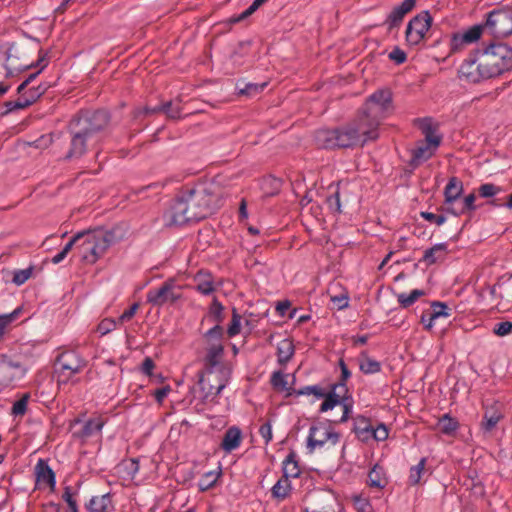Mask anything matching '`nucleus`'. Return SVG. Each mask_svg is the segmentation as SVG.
Segmentation results:
<instances>
[{"instance_id":"ddd939ff","label":"nucleus","mask_w":512,"mask_h":512,"mask_svg":"<svg viewBox=\"0 0 512 512\" xmlns=\"http://www.w3.org/2000/svg\"><path fill=\"white\" fill-rule=\"evenodd\" d=\"M432 18L428 11L413 17L406 28L405 36L409 45H418L431 27Z\"/></svg>"},{"instance_id":"58836bf2","label":"nucleus","mask_w":512,"mask_h":512,"mask_svg":"<svg viewBox=\"0 0 512 512\" xmlns=\"http://www.w3.org/2000/svg\"><path fill=\"white\" fill-rule=\"evenodd\" d=\"M432 319H438L440 317H449L451 315V309L443 302L435 301L431 304L429 309Z\"/></svg>"},{"instance_id":"1a4fd4ad","label":"nucleus","mask_w":512,"mask_h":512,"mask_svg":"<svg viewBox=\"0 0 512 512\" xmlns=\"http://www.w3.org/2000/svg\"><path fill=\"white\" fill-rule=\"evenodd\" d=\"M109 120V114L105 110H85L76 114L70 123L94 139L108 125Z\"/></svg>"},{"instance_id":"a19ab883","label":"nucleus","mask_w":512,"mask_h":512,"mask_svg":"<svg viewBox=\"0 0 512 512\" xmlns=\"http://www.w3.org/2000/svg\"><path fill=\"white\" fill-rule=\"evenodd\" d=\"M426 461V458H421L417 465L410 468L409 483L411 485H416L420 482L425 470Z\"/></svg>"},{"instance_id":"6e6d98bb","label":"nucleus","mask_w":512,"mask_h":512,"mask_svg":"<svg viewBox=\"0 0 512 512\" xmlns=\"http://www.w3.org/2000/svg\"><path fill=\"white\" fill-rule=\"evenodd\" d=\"M389 431L385 424H379L376 428L373 427L371 439L376 441H384L388 438Z\"/></svg>"},{"instance_id":"aec40b11","label":"nucleus","mask_w":512,"mask_h":512,"mask_svg":"<svg viewBox=\"0 0 512 512\" xmlns=\"http://www.w3.org/2000/svg\"><path fill=\"white\" fill-rule=\"evenodd\" d=\"M415 4L416 0H403L400 5L394 7L385 20L388 30L391 31L393 28L398 27L405 15L415 7Z\"/></svg>"},{"instance_id":"c756f323","label":"nucleus","mask_w":512,"mask_h":512,"mask_svg":"<svg viewBox=\"0 0 512 512\" xmlns=\"http://www.w3.org/2000/svg\"><path fill=\"white\" fill-rule=\"evenodd\" d=\"M458 428L459 422L456 418L451 417L450 414H444L441 418H439L436 425V429L447 436L455 435Z\"/></svg>"},{"instance_id":"bb28decb","label":"nucleus","mask_w":512,"mask_h":512,"mask_svg":"<svg viewBox=\"0 0 512 512\" xmlns=\"http://www.w3.org/2000/svg\"><path fill=\"white\" fill-rule=\"evenodd\" d=\"M353 431L355 432L359 440L367 442L368 440L371 439L373 426L370 424L368 418L359 415L354 419Z\"/></svg>"},{"instance_id":"b1692460","label":"nucleus","mask_w":512,"mask_h":512,"mask_svg":"<svg viewBox=\"0 0 512 512\" xmlns=\"http://www.w3.org/2000/svg\"><path fill=\"white\" fill-rule=\"evenodd\" d=\"M105 425V420L98 416L87 420L82 429L75 433V435L81 439H88L92 436L100 434L102 428Z\"/></svg>"},{"instance_id":"79ce46f5","label":"nucleus","mask_w":512,"mask_h":512,"mask_svg":"<svg viewBox=\"0 0 512 512\" xmlns=\"http://www.w3.org/2000/svg\"><path fill=\"white\" fill-rule=\"evenodd\" d=\"M33 271L34 266L32 265L26 269L15 270L13 272L12 282L17 286L24 284L27 280L31 278Z\"/></svg>"},{"instance_id":"8fccbe9b","label":"nucleus","mask_w":512,"mask_h":512,"mask_svg":"<svg viewBox=\"0 0 512 512\" xmlns=\"http://www.w3.org/2000/svg\"><path fill=\"white\" fill-rule=\"evenodd\" d=\"M29 394H24L19 400H17L12 406V414L15 416H22L26 413L27 404L29 400Z\"/></svg>"},{"instance_id":"4d7b16f0","label":"nucleus","mask_w":512,"mask_h":512,"mask_svg":"<svg viewBox=\"0 0 512 512\" xmlns=\"http://www.w3.org/2000/svg\"><path fill=\"white\" fill-rule=\"evenodd\" d=\"M420 216L428 222L435 223L437 226H441L446 221V217L443 214L436 215L432 212L422 211Z\"/></svg>"},{"instance_id":"2eb2a0df","label":"nucleus","mask_w":512,"mask_h":512,"mask_svg":"<svg viewBox=\"0 0 512 512\" xmlns=\"http://www.w3.org/2000/svg\"><path fill=\"white\" fill-rule=\"evenodd\" d=\"M68 131L71 136L70 140V149L67 152L65 158H80L83 156L87 149L88 143L93 140L91 136L79 130V128L75 127L73 124L69 122Z\"/></svg>"},{"instance_id":"bf43d9fd","label":"nucleus","mask_w":512,"mask_h":512,"mask_svg":"<svg viewBox=\"0 0 512 512\" xmlns=\"http://www.w3.org/2000/svg\"><path fill=\"white\" fill-rule=\"evenodd\" d=\"M196 290L203 295H210L214 292L215 287L211 280H199L196 285Z\"/></svg>"},{"instance_id":"6e6552de","label":"nucleus","mask_w":512,"mask_h":512,"mask_svg":"<svg viewBox=\"0 0 512 512\" xmlns=\"http://www.w3.org/2000/svg\"><path fill=\"white\" fill-rule=\"evenodd\" d=\"M480 26L481 36L490 35L494 38H505L512 34V9H495L487 14L486 21Z\"/></svg>"},{"instance_id":"dca6fc26","label":"nucleus","mask_w":512,"mask_h":512,"mask_svg":"<svg viewBox=\"0 0 512 512\" xmlns=\"http://www.w3.org/2000/svg\"><path fill=\"white\" fill-rule=\"evenodd\" d=\"M350 398H352V395L349 392L347 384L345 382L338 381L330 385L327 398L321 403L319 411L327 412L339 405L340 402Z\"/></svg>"},{"instance_id":"412c9836","label":"nucleus","mask_w":512,"mask_h":512,"mask_svg":"<svg viewBox=\"0 0 512 512\" xmlns=\"http://www.w3.org/2000/svg\"><path fill=\"white\" fill-rule=\"evenodd\" d=\"M503 417L502 404L494 402L486 406L481 423L482 429L486 432L492 431Z\"/></svg>"},{"instance_id":"37998d69","label":"nucleus","mask_w":512,"mask_h":512,"mask_svg":"<svg viewBox=\"0 0 512 512\" xmlns=\"http://www.w3.org/2000/svg\"><path fill=\"white\" fill-rule=\"evenodd\" d=\"M241 315L238 313L236 308L232 309V319L227 329L229 337H234L240 333L241 330Z\"/></svg>"},{"instance_id":"473e14b6","label":"nucleus","mask_w":512,"mask_h":512,"mask_svg":"<svg viewBox=\"0 0 512 512\" xmlns=\"http://www.w3.org/2000/svg\"><path fill=\"white\" fill-rule=\"evenodd\" d=\"M294 355V344L292 340L286 338L281 340L277 345L278 363L286 364Z\"/></svg>"},{"instance_id":"f704fd0d","label":"nucleus","mask_w":512,"mask_h":512,"mask_svg":"<svg viewBox=\"0 0 512 512\" xmlns=\"http://www.w3.org/2000/svg\"><path fill=\"white\" fill-rule=\"evenodd\" d=\"M207 317L219 325L224 321V306L218 301L216 297H214L212 300Z\"/></svg>"},{"instance_id":"f03ea898","label":"nucleus","mask_w":512,"mask_h":512,"mask_svg":"<svg viewBox=\"0 0 512 512\" xmlns=\"http://www.w3.org/2000/svg\"><path fill=\"white\" fill-rule=\"evenodd\" d=\"M512 69V48L504 43H491L466 58L458 71L469 83H479Z\"/></svg>"},{"instance_id":"c03bdc74","label":"nucleus","mask_w":512,"mask_h":512,"mask_svg":"<svg viewBox=\"0 0 512 512\" xmlns=\"http://www.w3.org/2000/svg\"><path fill=\"white\" fill-rule=\"evenodd\" d=\"M359 368L364 374H375L381 370L380 362L366 357L360 362Z\"/></svg>"},{"instance_id":"5701e85b","label":"nucleus","mask_w":512,"mask_h":512,"mask_svg":"<svg viewBox=\"0 0 512 512\" xmlns=\"http://www.w3.org/2000/svg\"><path fill=\"white\" fill-rule=\"evenodd\" d=\"M241 441V430L236 426H232L225 431L220 447L226 453H231L240 446Z\"/></svg>"},{"instance_id":"a878e982","label":"nucleus","mask_w":512,"mask_h":512,"mask_svg":"<svg viewBox=\"0 0 512 512\" xmlns=\"http://www.w3.org/2000/svg\"><path fill=\"white\" fill-rule=\"evenodd\" d=\"M282 477L290 480V478H297L301 474L297 455L294 451L289 452L282 463Z\"/></svg>"},{"instance_id":"393cba45","label":"nucleus","mask_w":512,"mask_h":512,"mask_svg":"<svg viewBox=\"0 0 512 512\" xmlns=\"http://www.w3.org/2000/svg\"><path fill=\"white\" fill-rule=\"evenodd\" d=\"M89 512H110L113 510L112 499L110 494L94 496L86 504Z\"/></svg>"},{"instance_id":"09e8293b","label":"nucleus","mask_w":512,"mask_h":512,"mask_svg":"<svg viewBox=\"0 0 512 512\" xmlns=\"http://www.w3.org/2000/svg\"><path fill=\"white\" fill-rule=\"evenodd\" d=\"M75 495H76V492H73L71 487L66 486L64 488V492L62 494V499L67 503L71 512H79L78 505L75 500Z\"/></svg>"},{"instance_id":"774afa93","label":"nucleus","mask_w":512,"mask_h":512,"mask_svg":"<svg viewBox=\"0 0 512 512\" xmlns=\"http://www.w3.org/2000/svg\"><path fill=\"white\" fill-rule=\"evenodd\" d=\"M330 299L338 307V309H344L348 306L349 297L347 293L331 296Z\"/></svg>"},{"instance_id":"2f4dec72","label":"nucleus","mask_w":512,"mask_h":512,"mask_svg":"<svg viewBox=\"0 0 512 512\" xmlns=\"http://www.w3.org/2000/svg\"><path fill=\"white\" fill-rule=\"evenodd\" d=\"M292 491L290 480L281 477L271 488L272 497L278 501L286 499Z\"/></svg>"},{"instance_id":"6ab92c4d","label":"nucleus","mask_w":512,"mask_h":512,"mask_svg":"<svg viewBox=\"0 0 512 512\" xmlns=\"http://www.w3.org/2000/svg\"><path fill=\"white\" fill-rule=\"evenodd\" d=\"M35 477L36 484L39 488L47 486L51 491L55 490L56 477L52 468L48 465V462L44 459H39L35 465Z\"/></svg>"},{"instance_id":"0e129e2a","label":"nucleus","mask_w":512,"mask_h":512,"mask_svg":"<svg viewBox=\"0 0 512 512\" xmlns=\"http://www.w3.org/2000/svg\"><path fill=\"white\" fill-rule=\"evenodd\" d=\"M259 434L264 439L265 444H268L272 440V438H273L272 426L269 421L265 422L264 424H262L260 426Z\"/></svg>"},{"instance_id":"a211bd4d","label":"nucleus","mask_w":512,"mask_h":512,"mask_svg":"<svg viewBox=\"0 0 512 512\" xmlns=\"http://www.w3.org/2000/svg\"><path fill=\"white\" fill-rule=\"evenodd\" d=\"M481 37L480 26H472L463 33H456L450 41V51L455 53L464 49L466 45L478 41Z\"/></svg>"},{"instance_id":"e2e57ef3","label":"nucleus","mask_w":512,"mask_h":512,"mask_svg":"<svg viewBox=\"0 0 512 512\" xmlns=\"http://www.w3.org/2000/svg\"><path fill=\"white\" fill-rule=\"evenodd\" d=\"M339 405L343 407V414L340 418V422L343 423L346 422L350 417L353 408V398L342 401L339 403Z\"/></svg>"},{"instance_id":"a18cd8bd","label":"nucleus","mask_w":512,"mask_h":512,"mask_svg":"<svg viewBox=\"0 0 512 512\" xmlns=\"http://www.w3.org/2000/svg\"><path fill=\"white\" fill-rule=\"evenodd\" d=\"M267 0H254L252 4L244 10L241 14L236 17L231 18L232 23H238L249 16H251L260 6H262Z\"/></svg>"},{"instance_id":"ea45409f","label":"nucleus","mask_w":512,"mask_h":512,"mask_svg":"<svg viewBox=\"0 0 512 512\" xmlns=\"http://www.w3.org/2000/svg\"><path fill=\"white\" fill-rule=\"evenodd\" d=\"M220 472L217 471H209L205 473L201 479L199 480L198 486L201 491H206L214 486L217 479L220 476Z\"/></svg>"},{"instance_id":"423d86ee","label":"nucleus","mask_w":512,"mask_h":512,"mask_svg":"<svg viewBox=\"0 0 512 512\" xmlns=\"http://www.w3.org/2000/svg\"><path fill=\"white\" fill-rule=\"evenodd\" d=\"M29 353L23 348L0 354V385L8 386L21 380L27 373Z\"/></svg>"},{"instance_id":"f8f14e48","label":"nucleus","mask_w":512,"mask_h":512,"mask_svg":"<svg viewBox=\"0 0 512 512\" xmlns=\"http://www.w3.org/2000/svg\"><path fill=\"white\" fill-rule=\"evenodd\" d=\"M59 378L62 381H69L76 374L82 372L87 361L76 351H65L57 357Z\"/></svg>"},{"instance_id":"49530a36","label":"nucleus","mask_w":512,"mask_h":512,"mask_svg":"<svg viewBox=\"0 0 512 512\" xmlns=\"http://www.w3.org/2000/svg\"><path fill=\"white\" fill-rule=\"evenodd\" d=\"M224 330L223 327L219 324H215L211 329H209L205 334L204 338L209 343H221V339L223 337Z\"/></svg>"},{"instance_id":"9d476101","label":"nucleus","mask_w":512,"mask_h":512,"mask_svg":"<svg viewBox=\"0 0 512 512\" xmlns=\"http://www.w3.org/2000/svg\"><path fill=\"white\" fill-rule=\"evenodd\" d=\"M47 53L40 50L38 60L35 64H31L29 67H40V69L31 75H29L17 88L21 101H29V106L35 103L48 89V85L41 83L37 86L29 85L35 80L37 75L47 66Z\"/></svg>"},{"instance_id":"338daca9","label":"nucleus","mask_w":512,"mask_h":512,"mask_svg":"<svg viewBox=\"0 0 512 512\" xmlns=\"http://www.w3.org/2000/svg\"><path fill=\"white\" fill-rule=\"evenodd\" d=\"M406 58H407L406 53L398 47L394 48L389 53V59L394 61L397 64L404 63L406 61Z\"/></svg>"},{"instance_id":"20e7f679","label":"nucleus","mask_w":512,"mask_h":512,"mask_svg":"<svg viewBox=\"0 0 512 512\" xmlns=\"http://www.w3.org/2000/svg\"><path fill=\"white\" fill-rule=\"evenodd\" d=\"M392 111V94L389 90H377L359 109L356 117L362 120L367 129L373 132L375 139L379 137V126Z\"/></svg>"},{"instance_id":"72a5a7b5","label":"nucleus","mask_w":512,"mask_h":512,"mask_svg":"<svg viewBox=\"0 0 512 512\" xmlns=\"http://www.w3.org/2000/svg\"><path fill=\"white\" fill-rule=\"evenodd\" d=\"M266 86H267L266 82H263L260 84L259 83H245L243 86H241L240 83H237L236 88L240 95L253 97V96L260 94Z\"/></svg>"},{"instance_id":"c9c22d12","label":"nucleus","mask_w":512,"mask_h":512,"mask_svg":"<svg viewBox=\"0 0 512 512\" xmlns=\"http://www.w3.org/2000/svg\"><path fill=\"white\" fill-rule=\"evenodd\" d=\"M290 394H295V396H302V395H313L317 399H326L328 395V391H325L321 386L319 385H311V386H305L297 391H292Z\"/></svg>"},{"instance_id":"f257e3e1","label":"nucleus","mask_w":512,"mask_h":512,"mask_svg":"<svg viewBox=\"0 0 512 512\" xmlns=\"http://www.w3.org/2000/svg\"><path fill=\"white\" fill-rule=\"evenodd\" d=\"M215 189L213 184H198L182 189L163 215L165 225L182 226L211 215L221 200Z\"/></svg>"},{"instance_id":"9b49d317","label":"nucleus","mask_w":512,"mask_h":512,"mask_svg":"<svg viewBox=\"0 0 512 512\" xmlns=\"http://www.w3.org/2000/svg\"><path fill=\"white\" fill-rule=\"evenodd\" d=\"M181 297V287L174 279L169 278L159 288L150 289L146 294V301L152 306L162 307L176 303Z\"/></svg>"},{"instance_id":"052dcab7","label":"nucleus","mask_w":512,"mask_h":512,"mask_svg":"<svg viewBox=\"0 0 512 512\" xmlns=\"http://www.w3.org/2000/svg\"><path fill=\"white\" fill-rule=\"evenodd\" d=\"M440 211L452 214L454 216L463 215V209H461L460 206H455V202H449L448 204L447 199L444 200Z\"/></svg>"},{"instance_id":"603ef678","label":"nucleus","mask_w":512,"mask_h":512,"mask_svg":"<svg viewBox=\"0 0 512 512\" xmlns=\"http://www.w3.org/2000/svg\"><path fill=\"white\" fill-rule=\"evenodd\" d=\"M117 325H119L118 320H114L111 318H105L99 323L97 330L102 335H105V334L113 331L117 327Z\"/></svg>"},{"instance_id":"864d4df0","label":"nucleus","mask_w":512,"mask_h":512,"mask_svg":"<svg viewBox=\"0 0 512 512\" xmlns=\"http://www.w3.org/2000/svg\"><path fill=\"white\" fill-rule=\"evenodd\" d=\"M512 332V322L503 321L496 323L493 327V333L497 336L503 337Z\"/></svg>"},{"instance_id":"13d9d810","label":"nucleus","mask_w":512,"mask_h":512,"mask_svg":"<svg viewBox=\"0 0 512 512\" xmlns=\"http://www.w3.org/2000/svg\"><path fill=\"white\" fill-rule=\"evenodd\" d=\"M53 142V135L52 134H45L40 136L38 139L30 143V145L34 146L37 149H46L48 148Z\"/></svg>"},{"instance_id":"680f3d73","label":"nucleus","mask_w":512,"mask_h":512,"mask_svg":"<svg viewBox=\"0 0 512 512\" xmlns=\"http://www.w3.org/2000/svg\"><path fill=\"white\" fill-rule=\"evenodd\" d=\"M476 196L474 193L468 194L462 203L460 205V208L463 209V214H465L467 211H475L476 205H475Z\"/></svg>"},{"instance_id":"7c9ffc66","label":"nucleus","mask_w":512,"mask_h":512,"mask_svg":"<svg viewBox=\"0 0 512 512\" xmlns=\"http://www.w3.org/2000/svg\"><path fill=\"white\" fill-rule=\"evenodd\" d=\"M367 483L372 488L383 489L387 485V478L383 467L376 464L368 474Z\"/></svg>"},{"instance_id":"4c0bfd02","label":"nucleus","mask_w":512,"mask_h":512,"mask_svg":"<svg viewBox=\"0 0 512 512\" xmlns=\"http://www.w3.org/2000/svg\"><path fill=\"white\" fill-rule=\"evenodd\" d=\"M424 295L423 290L415 289L410 292V294L401 293L398 295L397 300L398 303L403 308H408L412 304H414L421 296Z\"/></svg>"},{"instance_id":"e433bc0d","label":"nucleus","mask_w":512,"mask_h":512,"mask_svg":"<svg viewBox=\"0 0 512 512\" xmlns=\"http://www.w3.org/2000/svg\"><path fill=\"white\" fill-rule=\"evenodd\" d=\"M161 109H163V113L172 120L180 119L182 107L180 102L167 101L161 104Z\"/></svg>"},{"instance_id":"0eeeda50","label":"nucleus","mask_w":512,"mask_h":512,"mask_svg":"<svg viewBox=\"0 0 512 512\" xmlns=\"http://www.w3.org/2000/svg\"><path fill=\"white\" fill-rule=\"evenodd\" d=\"M418 122L425 139L418 141L415 148L411 150L409 164L413 167H418L429 160L437 151L442 140V137L436 134V126L431 118L419 119Z\"/></svg>"},{"instance_id":"cd10ccee","label":"nucleus","mask_w":512,"mask_h":512,"mask_svg":"<svg viewBox=\"0 0 512 512\" xmlns=\"http://www.w3.org/2000/svg\"><path fill=\"white\" fill-rule=\"evenodd\" d=\"M463 183L457 177H451L444 189V197L447 202H456L463 193Z\"/></svg>"},{"instance_id":"4468645a","label":"nucleus","mask_w":512,"mask_h":512,"mask_svg":"<svg viewBox=\"0 0 512 512\" xmlns=\"http://www.w3.org/2000/svg\"><path fill=\"white\" fill-rule=\"evenodd\" d=\"M340 435L324 423H318L310 427L307 438V447L312 452L316 447H323L330 442L335 445L339 442Z\"/></svg>"},{"instance_id":"4be33fe9","label":"nucleus","mask_w":512,"mask_h":512,"mask_svg":"<svg viewBox=\"0 0 512 512\" xmlns=\"http://www.w3.org/2000/svg\"><path fill=\"white\" fill-rule=\"evenodd\" d=\"M448 246L446 243L435 244L429 249L424 251L422 258L419 262L424 263L426 266H431L437 262L444 261L448 254Z\"/></svg>"},{"instance_id":"5fc2aeb1","label":"nucleus","mask_w":512,"mask_h":512,"mask_svg":"<svg viewBox=\"0 0 512 512\" xmlns=\"http://www.w3.org/2000/svg\"><path fill=\"white\" fill-rule=\"evenodd\" d=\"M139 309L138 303H133L128 309H126L119 317L118 323L119 325H123L125 322L130 321L136 314Z\"/></svg>"},{"instance_id":"39448f33","label":"nucleus","mask_w":512,"mask_h":512,"mask_svg":"<svg viewBox=\"0 0 512 512\" xmlns=\"http://www.w3.org/2000/svg\"><path fill=\"white\" fill-rule=\"evenodd\" d=\"M82 232L84 235L77 246V250L82 261L88 264L96 263L105 254L107 249L117 241L114 230L95 228Z\"/></svg>"},{"instance_id":"69168bd1","label":"nucleus","mask_w":512,"mask_h":512,"mask_svg":"<svg viewBox=\"0 0 512 512\" xmlns=\"http://www.w3.org/2000/svg\"><path fill=\"white\" fill-rule=\"evenodd\" d=\"M84 233L78 232L76 233L68 243L63 247L62 251L68 255V253L72 250L73 247L77 249L78 244L83 238Z\"/></svg>"},{"instance_id":"7ed1b4c3","label":"nucleus","mask_w":512,"mask_h":512,"mask_svg":"<svg viewBox=\"0 0 512 512\" xmlns=\"http://www.w3.org/2000/svg\"><path fill=\"white\" fill-rule=\"evenodd\" d=\"M372 134L362 120L355 116L342 125L316 130L314 141L321 149H354L363 147L368 141L376 140Z\"/></svg>"},{"instance_id":"c85d7f7f","label":"nucleus","mask_w":512,"mask_h":512,"mask_svg":"<svg viewBox=\"0 0 512 512\" xmlns=\"http://www.w3.org/2000/svg\"><path fill=\"white\" fill-rule=\"evenodd\" d=\"M286 378L287 375L283 374L281 371H275L271 375L270 383L275 390L286 392V397L295 396V394L289 393L292 391H297L298 389L288 386Z\"/></svg>"},{"instance_id":"de8ad7c7","label":"nucleus","mask_w":512,"mask_h":512,"mask_svg":"<svg viewBox=\"0 0 512 512\" xmlns=\"http://www.w3.org/2000/svg\"><path fill=\"white\" fill-rule=\"evenodd\" d=\"M502 191L500 186L493 183H485L478 188L479 196L482 198H492Z\"/></svg>"},{"instance_id":"3c124183","label":"nucleus","mask_w":512,"mask_h":512,"mask_svg":"<svg viewBox=\"0 0 512 512\" xmlns=\"http://www.w3.org/2000/svg\"><path fill=\"white\" fill-rule=\"evenodd\" d=\"M4 106L6 110L3 112V115H6L15 110H21L29 107V101L22 102L21 98L19 97L16 101H6Z\"/></svg>"},{"instance_id":"f3484780","label":"nucleus","mask_w":512,"mask_h":512,"mask_svg":"<svg viewBox=\"0 0 512 512\" xmlns=\"http://www.w3.org/2000/svg\"><path fill=\"white\" fill-rule=\"evenodd\" d=\"M224 354V346L221 343H212L208 348L206 355L203 359L204 370L198 372L199 383L204 382V376L206 374H212L214 369L221 364V360Z\"/></svg>"}]
</instances>
